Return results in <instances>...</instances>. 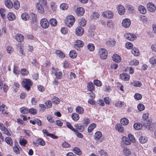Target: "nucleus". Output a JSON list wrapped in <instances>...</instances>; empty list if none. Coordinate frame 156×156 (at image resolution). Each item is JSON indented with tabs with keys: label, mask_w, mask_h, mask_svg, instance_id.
<instances>
[{
	"label": "nucleus",
	"mask_w": 156,
	"mask_h": 156,
	"mask_svg": "<svg viewBox=\"0 0 156 156\" xmlns=\"http://www.w3.org/2000/svg\"><path fill=\"white\" fill-rule=\"evenodd\" d=\"M75 22V19L72 15L68 16L65 19V24L69 27H71Z\"/></svg>",
	"instance_id": "f257e3e1"
},
{
	"label": "nucleus",
	"mask_w": 156,
	"mask_h": 156,
	"mask_svg": "<svg viewBox=\"0 0 156 156\" xmlns=\"http://www.w3.org/2000/svg\"><path fill=\"white\" fill-rule=\"evenodd\" d=\"M33 83L29 79H25L22 83V84L27 90H28L30 88Z\"/></svg>",
	"instance_id": "f03ea898"
},
{
	"label": "nucleus",
	"mask_w": 156,
	"mask_h": 156,
	"mask_svg": "<svg viewBox=\"0 0 156 156\" xmlns=\"http://www.w3.org/2000/svg\"><path fill=\"white\" fill-rule=\"evenodd\" d=\"M149 115V114L147 113L143 114L142 116L143 120L142 121L141 123L143 124V126L146 128H148L150 124L148 122Z\"/></svg>",
	"instance_id": "7ed1b4c3"
},
{
	"label": "nucleus",
	"mask_w": 156,
	"mask_h": 156,
	"mask_svg": "<svg viewBox=\"0 0 156 156\" xmlns=\"http://www.w3.org/2000/svg\"><path fill=\"white\" fill-rule=\"evenodd\" d=\"M31 24L33 29L36 30L38 27L37 25V15L35 14L32 13L31 14Z\"/></svg>",
	"instance_id": "20e7f679"
},
{
	"label": "nucleus",
	"mask_w": 156,
	"mask_h": 156,
	"mask_svg": "<svg viewBox=\"0 0 156 156\" xmlns=\"http://www.w3.org/2000/svg\"><path fill=\"white\" fill-rule=\"evenodd\" d=\"M99 54L101 59H106L108 55L107 51L105 48H100L99 50Z\"/></svg>",
	"instance_id": "39448f33"
},
{
	"label": "nucleus",
	"mask_w": 156,
	"mask_h": 156,
	"mask_svg": "<svg viewBox=\"0 0 156 156\" xmlns=\"http://www.w3.org/2000/svg\"><path fill=\"white\" fill-rule=\"evenodd\" d=\"M41 26L44 29L47 28L49 26V23L46 18H43L40 21Z\"/></svg>",
	"instance_id": "423d86ee"
},
{
	"label": "nucleus",
	"mask_w": 156,
	"mask_h": 156,
	"mask_svg": "<svg viewBox=\"0 0 156 156\" xmlns=\"http://www.w3.org/2000/svg\"><path fill=\"white\" fill-rule=\"evenodd\" d=\"M75 44H74V47L77 50L80 51V48L83 46V42L80 40H77L75 41Z\"/></svg>",
	"instance_id": "0eeeda50"
},
{
	"label": "nucleus",
	"mask_w": 156,
	"mask_h": 156,
	"mask_svg": "<svg viewBox=\"0 0 156 156\" xmlns=\"http://www.w3.org/2000/svg\"><path fill=\"white\" fill-rule=\"evenodd\" d=\"M124 37L126 38L130 41H134L135 40L136 37L135 35L130 33H126L124 35Z\"/></svg>",
	"instance_id": "6e6552de"
},
{
	"label": "nucleus",
	"mask_w": 156,
	"mask_h": 156,
	"mask_svg": "<svg viewBox=\"0 0 156 156\" xmlns=\"http://www.w3.org/2000/svg\"><path fill=\"white\" fill-rule=\"evenodd\" d=\"M84 33L83 29L80 26L77 27L75 30V33L76 35L78 36H81Z\"/></svg>",
	"instance_id": "1a4fd4ad"
},
{
	"label": "nucleus",
	"mask_w": 156,
	"mask_h": 156,
	"mask_svg": "<svg viewBox=\"0 0 156 156\" xmlns=\"http://www.w3.org/2000/svg\"><path fill=\"white\" fill-rule=\"evenodd\" d=\"M117 9L119 13L121 15L124 14L125 12V8L121 5H119L118 6Z\"/></svg>",
	"instance_id": "9d476101"
},
{
	"label": "nucleus",
	"mask_w": 156,
	"mask_h": 156,
	"mask_svg": "<svg viewBox=\"0 0 156 156\" xmlns=\"http://www.w3.org/2000/svg\"><path fill=\"white\" fill-rule=\"evenodd\" d=\"M130 20L128 19H124L122 21V25L125 28L129 27L130 26Z\"/></svg>",
	"instance_id": "9b49d317"
},
{
	"label": "nucleus",
	"mask_w": 156,
	"mask_h": 156,
	"mask_svg": "<svg viewBox=\"0 0 156 156\" xmlns=\"http://www.w3.org/2000/svg\"><path fill=\"white\" fill-rule=\"evenodd\" d=\"M119 76L120 79L125 81L129 80L130 77L129 74L125 73L121 74Z\"/></svg>",
	"instance_id": "f8f14e48"
},
{
	"label": "nucleus",
	"mask_w": 156,
	"mask_h": 156,
	"mask_svg": "<svg viewBox=\"0 0 156 156\" xmlns=\"http://www.w3.org/2000/svg\"><path fill=\"white\" fill-rule=\"evenodd\" d=\"M102 15L104 17L109 19L112 18L113 16L112 12L109 11L104 12Z\"/></svg>",
	"instance_id": "ddd939ff"
},
{
	"label": "nucleus",
	"mask_w": 156,
	"mask_h": 156,
	"mask_svg": "<svg viewBox=\"0 0 156 156\" xmlns=\"http://www.w3.org/2000/svg\"><path fill=\"white\" fill-rule=\"evenodd\" d=\"M148 9L151 12L155 11L156 8L154 4L151 2L148 3L147 5Z\"/></svg>",
	"instance_id": "4468645a"
},
{
	"label": "nucleus",
	"mask_w": 156,
	"mask_h": 156,
	"mask_svg": "<svg viewBox=\"0 0 156 156\" xmlns=\"http://www.w3.org/2000/svg\"><path fill=\"white\" fill-rule=\"evenodd\" d=\"M84 9L81 7L78 8L76 11V13L78 16H82L84 13Z\"/></svg>",
	"instance_id": "2eb2a0df"
},
{
	"label": "nucleus",
	"mask_w": 156,
	"mask_h": 156,
	"mask_svg": "<svg viewBox=\"0 0 156 156\" xmlns=\"http://www.w3.org/2000/svg\"><path fill=\"white\" fill-rule=\"evenodd\" d=\"M113 60L116 62H121V58L120 56L117 54H114L112 56Z\"/></svg>",
	"instance_id": "dca6fc26"
},
{
	"label": "nucleus",
	"mask_w": 156,
	"mask_h": 156,
	"mask_svg": "<svg viewBox=\"0 0 156 156\" xmlns=\"http://www.w3.org/2000/svg\"><path fill=\"white\" fill-rule=\"evenodd\" d=\"M94 84L91 82H89L88 83L87 86L88 90L91 92L94 90Z\"/></svg>",
	"instance_id": "f3484780"
},
{
	"label": "nucleus",
	"mask_w": 156,
	"mask_h": 156,
	"mask_svg": "<svg viewBox=\"0 0 156 156\" xmlns=\"http://www.w3.org/2000/svg\"><path fill=\"white\" fill-rule=\"evenodd\" d=\"M36 7L39 13H43L44 12V9L43 6L40 4V3H37Z\"/></svg>",
	"instance_id": "a211bd4d"
},
{
	"label": "nucleus",
	"mask_w": 156,
	"mask_h": 156,
	"mask_svg": "<svg viewBox=\"0 0 156 156\" xmlns=\"http://www.w3.org/2000/svg\"><path fill=\"white\" fill-rule=\"evenodd\" d=\"M76 128V131L78 132L79 131L80 132H83L85 128L83 125L80 126L79 124H77L75 126Z\"/></svg>",
	"instance_id": "6ab92c4d"
},
{
	"label": "nucleus",
	"mask_w": 156,
	"mask_h": 156,
	"mask_svg": "<svg viewBox=\"0 0 156 156\" xmlns=\"http://www.w3.org/2000/svg\"><path fill=\"white\" fill-rule=\"evenodd\" d=\"M122 141L126 145H129L130 144V140H129V138L126 136H123L122 138Z\"/></svg>",
	"instance_id": "aec40b11"
},
{
	"label": "nucleus",
	"mask_w": 156,
	"mask_h": 156,
	"mask_svg": "<svg viewBox=\"0 0 156 156\" xmlns=\"http://www.w3.org/2000/svg\"><path fill=\"white\" fill-rule=\"evenodd\" d=\"M16 39L19 42H22L24 40L23 36L20 34H17L15 37Z\"/></svg>",
	"instance_id": "412c9836"
},
{
	"label": "nucleus",
	"mask_w": 156,
	"mask_h": 156,
	"mask_svg": "<svg viewBox=\"0 0 156 156\" xmlns=\"http://www.w3.org/2000/svg\"><path fill=\"white\" fill-rule=\"evenodd\" d=\"M130 84L136 87H140L142 85V83L138 81H133L131 82Z\"/></svg>",
	"instance_id": "4be33fe9"
},
{
	"label": "nucleus",
	"mask_w": 156,
	"mask_h": 156,
	"mask_svg": "<svg viewBox=\"0 0 156 156\" xmlns=\"http://www.w3.org/2000/svg\"><path fill=\"white\" fill-rule=\"evenodd\" d=\"M5 3L6 6L8 8H11L13 6L12 2L9 0H5Z\"/></svg>",
	"instance_id": "5701e85b"
},
{
	"label": "nucleus",
	"mask_w": 156,
	"mask_h": 156,
	"mask_svg": "<svg viewBox=\"0 0 156 156\" xmlns=\"http://www.w3.org/2000/svg\"><path fill=\"white\" fill-rule=\"evenodd\" d=\"M7 16L8 19L9 20H13L15 19V16L12 12H9L8 13Z\"/></svg>",
	"instance_id": "b1692460"
},
{
	"label": "nucleus",
	"mask_w": 156,
	"mask_h": 156,
	"mask_svg": "<svg viewBox=\"0 0 156 156\" xmlns=\"http://www.w3.org/2000/svg\"><path fill=\"white\" fill-rule=\"evenodd\" d=\"M46 108V107L44 104H39L38 105L39 110L40 112H44Z\"/></svg>",
	"instance_id": "393cba45"
},
{
	"label": "nucleus",
	"mask_w": 156,
	"mask_h": 156,
	"mask_svg": "<svg viewBox=\"0 0 156 156\" xmlns=\"http://www.w3.org/2000/svg\"><path fill=\"white\" fill-rule=\"evenodd\" d=\"M143 124L140 123H136L134 124L133 127L136 130H139L142 127Z\"/></svg>",
	"instance_id": "a878e982"
},
{
	"label": "nucleus",
	"mask_w": 156,
	"mask_h": 156,
	"mask_svg": "<svg viewBox=\"0 0 156 156\" xmlns=\"http://www.w3.org/2000/svg\"><path fill=\"white\" fill-rule=\"evenodd\" d=\"M120 122L122 125L125 126L127 125L129 123V121L126 118H122L121 119Z\"/></svg>",
	"instance_id": "bb28decb"
},
{
	"label": "nucleus",
	"mask_w": 156,
	"mask_h": 156,
	"mask_svg": "<svg viewBox=\"0 0 156 156\" xmlns=\"http://www.w3.org/2000/svg\"><path fill=\"white\" fill-rule=\"evenodd\" d=\"M138 10L139 12L142 14H144L146 12V10L145 8L142 5H140L139 6Z\"/></svg>",
	"instance_id": "cd10ccee"
},
{
	"label": "nucleus",
	"mask_w": 156,
	"mask_h": 156,
	"mask_svg": "<svg viewBox=\"0 0 156 156\" xmlns=\"http://www.w3.org/2000/svg\"><path fill=\"white\" fill-rule=\"evenodd\" d=\"M38 144L41 146H44L45 144V142L43 139L41 138L37 139L36 140Z\"/></svg>",
	"instance_id": "c85d7f7f"
},
{
	"label": "nucleus",
	"mask_w": 156,
	"mask_h": 156,
	"mask_svg": "<svg viewBox=\"0 0 156 156\" xmlns=\"http://www.w3.org/2000/svg\"><path fill=\"white\" fill-rule=\"evenodd\" d=\"M147 140V138L145 136H141L139 139L140 142L141 144H144L146 143Z\"/></svg>",
	"instance_id": "c756f323"
},
{
	"label": "nucleus",
	"mask_w": 156,
	"mask_h": 156,
	"mask_svg": "<svg viewBox=\"0 0 156 156\" xmlns=\"http://www.w3.org/2000/svg\"><path fill=\"white\" fill-rule=\"evenodd\" d=\"M71 117L74 121H77L79 119V116L77 114L74 113L72 114Z\"/></svg>",
	"instance_id": "7c9ffc66"
},
{
	"label": "nucleus",
	"mask_w": 156,
	"mask_h": 156,
	"mask_svg": "<svg viewBox=\"0 0 156 156\" xmlns=\"http://www.w3.org/2000/svg\"><path fill=\"white\" fill-rule=\"evenodd\" d=\"M116 41L114 39H111L107 42V44L111 47H112L115 44Z\"/></svg>",
	"instance_id": "2f4dec72"
},
{
	"label": "nucleus",
	"mask_w": 156,
	"mask_h": 156,
	"mask_svg": "<svg viewBox=\"0 0 156 156\" xmlns=\"http://www.w3.org/2000/svg\"><path fill=\"white\" fill-rule=\"evenodd\" d=\"M96 126V124L93 123L91 124L88 127V132H91L93 130Z\"/></svg>",
	"instance_id": "473e14b6"
},
{
	"label": "nucleus",
	"mask_w": 156,
	"mask_h": 156,
	"mask_svg": "<svg viewBox=\"0 0 156 156\" xmlns=\"http://www.w3.org/2000/svg\"><path fill=\"white\" fill-rule=\"evenodd\" d=\"M76 111L79 114H82L84 112L83 108L80 106H77L76 109Z\"/></svg>",
	"instance_id": "72a5a7b5"
},
{
	"label": "nucleus",
	"mask_w": 156,
	"mask_h": 156,
	"mask_svg": "<svg viewBox=\"0 0 156 156\" xmlns=\"http://www.w3.org/2000/svg\"><path fill=\"white\" fill-rule=\"evenodd\" d=\"M56 53L58 56L61 58H64L65 57V54L60 50H57L56 52Z\"/></svg>",
	"instance_id": "f704fd0d"
},
{
	"label": "nucleus",
	"mask_w": 156,
	"mask_h": 156,
	"mask_svg": "<svg viewBox=\"0 0 156 156\" xmlns=\"http://www.w3.org/2000/svg\"><path fill=\"white\" fill-rule=\"evenodd\" d=\"M22 19L26 21L29 18V16L27 13H24L21 15Z\"/></svg>",
	"instance_id": "c9c22d12"
},
{
	"label": "nucleus",
	"mask_w": 156,
	"mask_h": 156,
	"mask_svg": "<svg viewBox=\"0 0 156 156\" xmlns=\"http://www.w3.org/2000/svg\"><path fill=\"white\" fill-rule=\"evenodd\" d=\"M77 54L75 51L73 50L70 51L69 53L70 57L72 58H75L77 56Z\"/></svg>",
	"instance_id": "e433bc0d"
},
{
	"label": "nucleus",
	"mask_w": 156,
	"mask_h": 156,
	"mask_svg": "<svg viewBox=\"0 0 156 156\" xmlns=\"http://www.w3.org/2000/svg\"><path fill=\"white\" fill-rule=\"evenodd\" d=\"M115 128L116 129L121 132L123 131V128L122 126L120 124H117L116 125Z\"/></svg>",
	"instance_id": "4c0bfd02"
},
{
	"label": "nucleus",
	"mask_w": 156,
	"mask_h": 156,
	"mask_svg": "<svg viewBox=\"0 0 156 156\" xmlns=\"http://www.w3.org/2000/svg\"><path fill=\"white\" fill-rule=\"evenodd\" d=\"M49 23L53 26H55L57 24V21L54 18L51 19L49 20Z\"/></svg>",
	"instance_id": "58836bf2"
},
{
	"label": "nucleus",
	"mask_w": 156,
	"mask_h": 156,
	"mask_svg": "<svg viewBox=\"0 0 156 156\" xmlns=\"http://www.w3.org/2000/svg\"><path fill=\"white\" fill-rule=\"evenodd\" d=\"M0 13L1 16L3 19L5 18V15L6 14V12L5 10L3 8H1L0 9Z\"/></svg>",
	"instance_id": "ea45409f"
},
{
	"label": "nucleus",
	"mask_w": 156,
	"mask_h": 156,
	"mask_svg": "<svg viewBox=\"0 0 156 156\" xmlns=\"http://www.w3.org/2000/svg\"><path fill=\"white\" fill-rule=\"evenodd\" d=\"M102 136L101 133L100 131L96 132L95 134L94 138L96 140H99L100 138Z\"/></svg>",
	"instance_id": "a19ab883"
},
{
	"label": "nucleus",
	"mask_w": 156,
	"mask_h": 156,
	"mask_svg": "<svg viewBox=\"0 0 156 156\" xmlns=\"http://www.w3.org/2000/svg\"><path fill=\"white\" fill-rule=\"evenodd\" d=\"M5 142L8 144H9L11 146L13 145V143L11 138L9 137H7L5 139Z\"/></svg>",
	"instance_id": "79ce46f5"
},
{
	"label": "nucleus",
	"mask_w": 156,
	"mask_h": 156,
	"mask_svg": "<svg viewBox=\"0 0 156 156\" xmlns=\"http://www.w3.org/2000/svg\"><path fill=\"white\" fill-rule=\"evenodd\" d=\"M131 52L135 56H138L139 55V51L136 48H133L131 50Z\"/></svg>",
	"instance_id": "37998d69"
},
{
	"label": "nucleus",
	"mask_w": 156,
	"mask_h": 156,
	"mask_svg": "<svg viewBox=\"0 0 156 156\" xmlns=\"http://www.w3.org/2000/svg\"><path fill=\"white\" fill-rule=\"evenodd\" d=\"M123 151L124 155L126 156H128L131 154V152L129 149L128 148H124Z\"/></svg>",
	"instance_id": "c03bdc74"
},
{
	"label": "nucleus",
	"mask_w": 156,
	"mask_h": 156,
	"mask_svg": "<svg viewBox=\"0 0 156 156\" xmlns=\"http://www.w3.org/2000/svg\"><path fill=\"white\" fill-rule=\"evenodd\" d=\"M126 8V9L128 10L130 13H133L134 12L133 7L131 5H127Z\"/></svg>",
	"instance_id": "a18cd8bd"
},
{
	"label": "nucleus",
	"mask_w": 156,
	"mask_h": 156,
	"mask_svg": "<svg viewBox=\"0 0 156 156\" xmlns=\"http://www.w3.org/2000/svg\"><path fill=\"white\" fill-rule=\"evenodd\" d=\"M73 152L76 154L78 155H80L82 154L81 151L77 147H75L74 148Z\"/></svg>",
	"instance_id": "49530a36"
},
{
	"label": "nucleus",
	"mask_w": 156,
	"mask_h": 156,
	"mask_svg": "<svg viewBox=\"0 0 156 156\" xmlns=\"http://www.w3.org/2000/svg\"><path fill=\"white\" fill-rule=\"evenodd\" d=\"M46 108H50L52 106V103L50 101H46L44 103Z\"/></svg>",
	"instance_id": "de8ad7c7"
},
{
	"label": "nucleus",
	"mask_w": 156,
	"mask_h": 156,
	"mask_svg": "<svg viewBox=\"0 0 156 156\" xmlns=\"http://www.w3.org/2000/svg\"><path fill=\"white\" fill-rule=\"evenodd\" d=\"M20 111L23 114H27L28 112V109L26 107H22L20 108Z\"/></svg>",
	"instance_id": "09e8293b"
},
{
	"label": "nucleus",
	"mask_w": 156,
	"mask_h": 156,
	"mask_svg": "<svg viewBox=\"0 0 156 156\" xmlns=\"http://www.w3.org/2000/svg\"><path fill=\"white\" fill-rule=\"evenodd\" d=\"M98 153L101 156H108L106 152L103 150L98 151Z\"/></svg>",
	"instance_id": "8fccbe9b"
},
{
	"label": "nucleus",
	"mask_w": 156,
	"mask_h": 156,
	"mask_svg": "<svg viewBox=\"0 0 156 156\" xmlns=\"http://www.w3.org/2000/svg\"><path fill=\"white\" fill-rule=\"evenodd\" d=\"M53 103L55 104H58L60 102V99L57 97H54L52 99Z\"/></svg>",
	"instance_id": "3c124183"
},
{
	"label": "nucleus",
	"mask_w": 156,
	"mask_h": 156,
	"mask_svg": "<svg viewBox=\"0 0 156 156\" xmlns=\"http://www.w3.org/2000/svg\"><path fill=\"white\" fill-rule=\"evenodd\" d=\"M14 7L16 9H18L20 7V3L19 1L15 0L14 2Z\"/></svg>",
	"instance_id": "603ef678"
},
{
	"label": "nucleus",
	"mask_w": 156,
	"mask_h": 156,
	"mask_svg": "<svg viewBox=\"0 0 156 156\" xmlns=\"http://www.w3.org/2000/svg\"><path fill=\"white\" fill-rule=\"evenodd\" d=\"M87 48L90 51H92L94 49V46L93 44L90 43L87 45Z\"/></svg>",
	"instance_id": "864d4df0"
},
{
	"label": "nucleus",
	"mask_w": 156,
	"mask_h": 156,
	"mask_svg": "<svg viewBox=\"0 0 156 156\" xmlns=\"http://www.w3.org/2000/svg\"><path fill=\"white\" fill-rule=\"evenodd\" d=\"M29 73L28 72L26 69H22L21 71V73L23 76H27Z\"/></svg>",
	"instance_id": "5fc2aeb1"
},
{
	"label": "nucleus",
	"mask_w": 156,
	"mask_h": 156,
	"mask_svg": "<svg viewBox=\"0 0 156 156\" xmlns=\"http://www.w3.org/2000/svg\"><path fill=\"white\" fill-rule=\"evenodd\" d=\"M28 112L31 114L35 115L37 113V111L36 109H35L33 108H31L28 110Z\"/></svg>",
	"instance_id": "6e6d98bb"
},
{
	"label": "nucleus",
	"mask_w": 156,
	"mask_h": 156,
	"mask_svg": "<svg viewBox=\"0 0 156 156\" xmlns=\"http://www.w3.org/2000/svg\"><path fill=\"white\" fill-rule=\"evenodd\" d=\"M68 7V5L66 3H62L60 5V8L63 10L67 9Z\"/></svg>",
	"instance_id": "4d7b16f0"
},
{
	"label": "nucleus",
	"mask_w": 156,
	"mask_h": 156,
	"mask_svg": "<svg viewBox=\"0 0 156 156\" xmlns=\"http://www.w3.org/2000/svg\"><path fill=\"white\" fill-rule=\"evenodd\" d=\"M135 99L137 100H139L141 99L142 97L141 94L136 93L134 95Z\"/></svg>",
	"instance_id": "13d9d810"
},
{
	"label": "nucleus",
	"mask_w": 156,
	"mask_h": 156,
	"mask_svg": "<svg viewBox=\"0 0 156 156\" xmlns=\"http://www.w3.org/2000/svg\"><path fill=\"white\" fill-rule=\"evenodd\" d=\"M137 107L138 109L140 111L144 110L145 108L144 106L141 104H139L138 105Z\"/></svg>",
	"instance_id": "bf43d9fd"
},
{
	"label": "nucleus",
	"mask_w": 156,
	"mask_h": 156,
	"mask_svg": "<svg viewBox=\"0 0 156 156\" xmlns=\"http://www.w3.org/2000/svg\"><path fill=\"white\" fill-rule=\"evenodd\" d=\"M50 5L52 10L53 11H56L57 7L56 4L54 2H52L51 3Z\"/></svg>",
	"instance_id": "052dcab7"
},
{
	"label": "nucleus",
	"mask_w": 156,
	"mask_h": 156,
	"mask_svg": "<svg viewBox=\"0 0 156 156\" xmlns=\"http://www.w3.org/2000/svg\"><path fill=\"white\" fill-rule=\"evenodd\" d=\"M128 137L129 140H130V143L131 142L133 143L135 142V140L134 136L131 134H128Z\"/></svg>",
	"instance_id": "680f3d73"
},
{
	"label": "nucleus",
	"mask_w": 156,
	"mask_h": 156,
	"mask_svg": "<svg viewBox=\"0 0 156 156\" xmlns=\"http://www.w3.org/2000/svg\"><path fill=\"white\" fill-rule=\"evenodd\" d=\"M13 72L16 75L18 74L19 73L20 71L18 69V67L16 66H14Z\"/></svg>",
	"instance_id": "e2e57ef3"
},
{
	"label": "nucleus",
	"mask_w": 156,
	"mask_h": 156,
	"mask_svg": "<svg viewBox=\"0 0 156 156\" xmlns=\"http://www.w3.org/2000/svg\"><path fill=\"white\" fill-rule=\"evenodd\" d=\"M149 62L152 65H155L156 64V59L154 57H152L150 59Z\"/></svg>",
	"instance_id": "0e129e2a"
},
{
	"label": "nucleus",
	"mask_w": 156,
	"mask_h": 156,
	"mask_svg": "<svg viewBox=\"0 0 156 156\" xmlns=\"http://www.w3.org/2000/svg\"><path fill=\"white\" fill-rule=\"evenodd\" d=\"M61 33L63 34H66L68 32V28L66 27H62L61 29Z\"/></svg>",
	"instance_id": "69168bd1"
},
{
	"label": "nucleus",
	"mask_w": 156,
	"mask_h": 156,
	"mask_svg": "<svg viewBox=\"0 0 156 156\" xmlns=\"http://www.w3.org/2000/svg\"><path fill=\"white\" fill-rule=\"evenodd\" d=\"M107 25L108 27L110 28H112L114 26L113 23L111 20H109L107 22Z\"/></svg>",
	"instance_id": "338daca9"
},
{
	"label": "nucleus",
	"mask_w": 156,
	"mask_h": 156,
	"mask_svg": "<svg viewBox=\"0 0 156 156\" xmlns=\"http://www.w3.org/2000/svg\"><path fill=\"white\" fill-rule=\"evenodd\" d=\"M47 119L51 123H53L55 122L54 120L53 119L51 115H48L47 117Z\"/></svg>",
	"instance_id": "774afa93"
}]
</instances>
